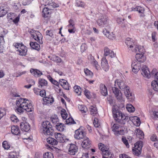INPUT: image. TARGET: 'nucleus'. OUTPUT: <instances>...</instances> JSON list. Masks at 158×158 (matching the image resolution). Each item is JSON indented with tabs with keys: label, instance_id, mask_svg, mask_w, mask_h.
<instances>
[{
	"label": "nucleus",
	"instance_id": "obj_43",
	"mask_svg": "<svg viewBox=\"0 0 158 158\" xmlns=\"http://www.w3.org/2000/svg\"><path fill=\"white\" fill-rule=\"evenodd\" d=\"M143 146V143L141 141H139L136 142L135 144V147L137 148L139 150H142V148Z\"/></svg>",
	"mask_w": 158,
	"mask_h": 158
},
{
	"label": "nucleus",
	"instance_id": "obj_20",
	"mask_svg": "<svg viewBox=\"0 0 158 158\" xmlns=\"http://www.w3.org/2000/svg\"><path fill=\"white\" fill-rule=\"evenodd\" d=\"M11 132L14 135H20V131L19 127L17 125H13L11 127Z\"/></svg>",
	"mask_w": 158,
	"mask_h": 158
},
{
	"label": "nucleus",
	"instance_id": "obj_30",
	"mask_svg": "<svg viewBox=\"0 0 158 158\" xmlns=\"http://www.w3.org/2000/svg\"><path fill=\"white\" fill-rule=\"evenodd\" d=\"M89 109L90 114L93 116L98 114L97 109L95 106H91Z\"/></svg>",
	"mask_w": 158,
	"mask_h": 158
},
{
	"label": "nucleus",
	"instance_id": "obj_19",
	"mask_svg": "<svg viewBox=\"0 0 158 158\" xmlns=\"http://www.w3.org/2000/svg\"><path fill=\"white\" fill-rule=\"evenodd\" d=\"M101 64L102 68L105 71H107L108 70L109 66L106 58H103L102 59Z\"/></svg>",
	"mask_w": 158,
	"mask_h": 158
},
{
	"label": "nucleus",
	"instance_id": "obj_3",
	"mask_svg": "<svg viewBox=\"0 0 158 158\" xmlns=\"http://www.w3.org/2000/svg\"><path fill=\"white\" fill-rule=\"evenodd\" d=\"M113 117L114 120L122 124L128 122L129 117L123 114L118 108H113L112 110Z\"/></svg>",
	"mask_w": 158,
	"mask_h": 158
},
{
	"label": "nucleus",
	"instance_id": "obj_47",
	"mask_svg": "<svg viewBox=\"0 0 158 158\" xmlns=\"http://www.w3.org/2000/svg\"><path fill=\"white\" fill-rule=\"evenodd\" d=\"M26 73V72L25 71L23 72L18 71V72L14 73L13 75L14 77H18L21 76L23 74H25Z\"/></svg>",
	"mask_w": 158,
	"mask_h": 158
},
{
	"label": "nucleus",
	"instance_id": "obj_6",
	"mask_svg": "<svg viewBox=\"0 0 158 158\" xmlns=\"http://www.w3.org/2000/svg\"><path fill=\"white\" fill-rule=\"evenodd\" d=\"M14 46L18 49L17 51L19 52V55L23 56L26 55L27 52V49L26 47L22 44L18 43L15 44Z\"/></svg>",
	"mask_w": 158,
	"mask_h": 158
},
{
	"label": "nucleus",
	"instance_id": "obj_49",
	"mask_svg": "<svg viewBox=\"0 0 158 158\" xmlns=\"http://www.w3.org/2000/svg\"><path fill=\"white\" fill-rule=\"evenodd\" d=\"M84 72L86 75L90 76L91 77H92L93 75V73L87 69H84Z\"/></svg>",
	"mask_w": 158,
	"mask_h": 158
},
{
	"label": "nucleus",
	"instance_id": "obj_23",
	"mask_svg": "<svg viewBox=\"0 0 158 158\" xmlns=\"http://www.w3.org/2000/svg\"><path fill=\"white\" fill-rule=\"evenodd\" d=\"M48 84L47 81L45 79L40 78L38 80V87L40 88H42L46 86Z\"/></svg>",
	"mask_w": 158,
	"mask_h": 158
},
{
	"label": "nucleus",
	"instance_id": "obj_4",
	"mask_svg": "<svg viewBox=\"0 0 158 158\" xmlns=\"http://www.w3.org/2000/svg\"><path fill=\"white\" fill-rule=\"evenodd\" d=\"M52 126L48 121L43 122L40 129V132L45 135L52 136L53 132Z\"/></svg>",
	"mask_w": 158,
	"mask_h": 158
},
{
	"label": "nucleus",
	"instance_id": "obj_53",
	"mask_svg": "<svg viewBox=\"0 0 158 158\" xmlns=\"http://www.w3.org/2000/svg\"><path fill=\"white\" fill-rule=\"evenodd\" d=\"M122 140L123 143L126 145L127 148H128L129 147V145L128 144V141L126 139V137L123 136L122 138Z\"/></svg>",
	"mask_w": 158,
	"mask_h": 158
},
{
	"label": "nucleus",
	"instance_id": "obj_62",
	"mask_svg": "<svg viewBox=\"0 0 158 158\" xmlns=\"http://www.w3.org/2000/svg\"><path fill=\"white\" fill-rule=\"evenodd\" d=\"M40 96L43 97L46 96V91L44 90H42L40 91L39 94Z\"/></svg>",
	"mask_w": 158,
	"mask_h": 158
},
{
	"label": "nucleus",
	"instance_id": "obj_50",
	"mask_svg": "<svg viewBox=\"0 0 158 158\" xmlns=\"http://www.w3.org/2000/svg\"><path fill=\"white\" fill-rule=\"evenodd\" d=\"M4 41L3 36H0V52L3 49V44L4 43Z\"/></svg>",
	"mask_w": 158,
	"mask_h": 158
},
{
	"label": "nucleus",
	"instance_id": "obj_59",
	"mask_svg": "<svg viewBox=\"0 0 158 158\" xmlns=\"http://www.w3.org/2000/svg\"><path fill=\"white\" fill-rule=\"evenodd\" d=\"M59 83L62 86V85H65L68 83V82L67 81L64 79H61L59 81Z\"/></svg>",
	"mask_w": 158,
	"mask_h": 158
},
{
	"label": "nucleus",
	"instance_id": "obj_10",
	"mask_svg": "<svg viewBox=\"0 0 158 158\" xmlns=\"http://www.w3.org/2000/svg\"><path fill=\"white\" fill-rule=\"evenodd\" d=\"M132 71L136 73L141 68V64L136 60L132 62L131 64Z\"/></svg>",
	"mask_w": 158,
	"mask_h": 158
},
{
	"label": "nucleus",
	"instance_id": "obj_24",
	"mask_svg": "<svg viewBox=\"0 0 158 158\" xmlns=\"http://www.w3.org/2000/svg\"><path fill=\"white\" fill-rule=\"evenodd\" d=\"M30 71L35 77H39L43 75L41 71L37 69H31Z\"/></svg>",
	"mask_w": 158,
	"mask_h": 158
},
{
	"label": "nucleus",
	"instance_id": "obj_48",
	"mask_svg": "<svg viewBox=\"0 0 158 158\" xmlns=\"http://www.w3.org/2000/svg\"><path fill=\"white\" fill-rule=\"evenodd\" d=\"M10 118L13 122L17 123L19 121V119L14 114H11Z\"/></svg>",
	"mask_w": 158,
	"mask_h": 158
},
{
	"label": "nucleus",
	"instance_id": "obj_58",
	"mask_svg": "<svg viewBox=\"0 0 158 158\" xmlns=\"http://www.w3.org/2000/svg\"><path fill=\"white\" fill-rule=\"evenodd\" d=\"M93 124L94 127H98L99 126V124L98 123V120L96 118H94L93 122Z\"/></svg>",
	"mask_w": 158,
	"mask_h": 158
},
{
	"label": "nucleus",
	"instance_id": "obj_7",
	"mask_svg": "<svg viewBox=\"0 0 158 158\" xmlns=\"http://www.w3.org/2000/svg\"><path fill=\"white\" fill-rule=\"evenodd\" d=\"M112 131L115 135H123L124 134V130L121 126L117 124H114L112 127Z\"/></svg>",
	"mask_w": 158,
	"mask_h": 158
},
{
	"label": "nucleus",
	"instance_id": "obj_27",
	"mask_svg": "<svg viewBox=\"0 0 158 158\" xmlns=\"http://www.w3.org/2000/svg\"><path fill=\"white\" fill-rule=\"evenodd\" d=\"M100 92L102 95L106 96L108 94L106 86L103 84L100 85Z\"/></svg>",
	"mask_w": 158,
	"mask_h": 158
},
{
	"label": "nucleus",
	"instance_id": "obj_57",
	"mask_svg": "<svg viewBox=\"0 0 158 158\" xmlns=\"http://www.w3.org/2000/svg\"><path fill=\"white\" fill-rule=\"evenodd\" d=\"M84 94L86 97L88 99L90 98L91 97L90 95V93L88 90L85 89L84 91Z\"/></svg>",
	"mask_w": 158,
	"mask_h": 158
},
{
	"label": "nucleus",
	"instance_id": "obj_13",
	"mask_svg": "<svg viewBox=\"0 0 158 158\" xmlns=\"http://www.w3.org/2000/svg\"><path fill=\"white\" fill-rule=\"evenodd\" d=\"M112 90L113 93L114 94L115 96L118 99L120 100L122 99L121 93L116 86L112 87Z\"/></svg>",
	"mask_w": 158,
	"mask_h": 158
},
{
	"label": "nucleus",
	"instance_id": "obj_40",
	"mask_svg": "<svg viewBox=\"0 0 158 158\" xmlns=\"http://www.w3.org/2000/svg\"><path fill=\"white\" fill-rule=\"evenodd\" d=\"M126 109L128 111L130 112H134L135 110V108L131 104H127Z\"/></svg>",
	"mask_w": 158,
	"mask_h": 158
},
{
	"label": "nucleus",
	"instance_id": "obj_17",
	"mask_svg": "<svg viewBox=\"0 0 158 158\" xmlns=\"http://www.w3.org/2000/svg\"><path fill=\"white\" fill-rule=\"evenodd\" d=\"M132 47H133L132 48H130V47L128 48L129 50H131L132 52L136 53L138 50V52H141V53L143 52L142 50H141V49L143 47H139V46L135 45V44L134 45H132Z\"/></svg>",
	"mask_w": 158,
	"mask_h": 158
},
{
	"label": "nucleus",
	"instance_id": "obj_46",
	"mask_svg": "<svg viewBox=\"0 0 158 158\" xmlns=\"http://www.w3.org/2000/svg\"><path fill=\"white\" fill-rule=\"evenodd\" d=\"M44 158H53L52 154L50 152H47L44 154Z\"/></svg>",
	"mask_w": 158,
	"mask_h": 158
},
{
	"label": "nucleus",
	"instance_id": "obj_41",
	"mask_svg": "<svg viewBox=\"0 0 158 158\" xmlns=\"http://www.w3.org/2000/svg\"><path fill=\"white\" fill-rule=\"evenodd\" d=\"M2 146L5 149L8 150L10 148V145L7 141H4L2 143Z\"/></svg>",
	"mask_w": 158,
	"mask_h": 158
},
{
	"label": "nucleus",
	"instance_id": "obj_36",
	"mask_svg": "<svg viewBox=\"0 0 158 158\" xmlns=\"http://www.w3.org/2000/svg\"><path fill=\"white\" fill-rule=\"evenodd\" d=\"M7 10L3 7H0V17L4 16L7 13Z\"/></svg>",
	"mask_w": 158,
	"mask_h": 158
},
{
	"label": "nucleus",
	"instance_id": "obj_21",
	"mask_svg": "<svg viewBox=\"0 0 158 158\" xmlns=\"http://www.w3.org/2000/svg\"><path fill=\"white\" fill-rule=\"evenodd\" d=\"M103 32L104 34L110 39L113 40L115 39L114 34H113V33H110V32L105 28L103 29Z\"/></svg>",
	"mask_w": 158,
	"mask_h": 158
},
{
	"label": "nucleus",
	"instance_id": "obj_2",
	"mask_svg": "<svg viewBox=\"0 0 158 158\" xmlns=\"http://www.w3.org/2000/svg\"><path fill=\"white\" fill-rule=\"evenodd\" d=\"M114 86H118L121 89H123L125 95L129 101H132L134 99V97L129 90V87L126 85L124 82L121 80L117 79L114 82Z\"/></svg>",
	"mask_w": 158,
	"mask_h": 158
},
{
	"label": "nucleus",
	"instance_id": "obj_14",
	"mask_svg": "<svg viewBox=\"0 0 158 158\" xmlns=\"http://www.w3.org/2000/svg\"><path fill=\"white\" fill-rule=\"evenodd\" d=\"M69 153L71 155H74L77 152L78 149L77 146L74 144H69Z\"/></svg>",
	"mask_w": 158,
	"mask_h": 158
},
{
	"label": "nucleus",
	"instance_id": "obj_12",
	"mask_svg": "<svg viewBox=\"0 0 158 158\" xmlns=\"http://www.w3.org/2000/svg\"><path fill=\"white\" fill-rule=\"evenodd\" d=\"M107 18L106 16H104L98 19L97 21V23L99 26L103 27L107 25Z\"/></svg>",
	"mask_w": 158,
	"mask_h": 158
},
{
	"label": "nucleus",
	"instance_id": "obj_42",
	"mask_svg": "<svg viewBox=\"0 0 158 158\" xmlns=\"http://www.w3.org/2000/svg\"><path fill=\"white\" fill-rule=\"evenodd\" d=\"M51 119L52 123L57 124L59 122V119L56 115H54L51 117Z\"/></svg>",
	"mask_w": 158,
	"mask_h": 158
},
{
	"label": "nucleus",
	"instance_id": "obj_32",
	"mask_svg": "<svg viewBox=\"0 0 158 158\" xmlns=\"http://www.w3.org/2000/svg\"><path fill=\"white\" fill-rule=\"evenodd\" d=\"M125 43L128 47H130V48H132V45L135 44L133 40L130 38H128L126 39L125 41Z\"/></svg>",
	"mask_w": 158,
	"mask_h": 158
},
{
	"label": "nucleus",
	"instance_id": "obj_34",
	"mask_svg": "<svg viewBox=\"0 0 158 158\" xmlns=\"http://www.w3.org/2000/svg\"><path fill=\"white\" fill-rule=\"evenodd\" d=\"M151 85L155 91H158V81H152L151 83Z\"/></svg>",
	"mask_w": 158,
	"mask_h": 158
},
{
	"label": "nucleus",
	"instance_id": "obj_39",
	"mask_svg": "<svg viewBox=\"0 0 158 158\" xmlns=\"http://www.w3.org/2000/svg\"><path fill=\"white\" fill-rule=\"evenodd\" d=\"M142 150H139V149L137 148L134 147L132 151L134 154L136 156H139L141 153Z\"/></svg>",
	"mask_w": 158,
	"mask_h": 158
},
{
	"label": "nucleus",
	"instance_id": "obj_5",
	"mask_svg": "<svg viewBox=\"0 0 158 158\" xmlns=\"http://www.w3.org/2000/svg\"><path fill=\"white\" fill-rule=\"evenodd\" d=\"M32 37L38 42L40 44H42L43 41L42 40V35L38 31L34 30H32L30 32Z\"/></svg>",
	"mask_w": 158,
	"mask_h": 158
},
{
	"label": "nucleus",
	"instance_id": "obj_64",
	"mask_svg": "<svg viewBox=\"0 0 158 158\" xmlns=\"http://www.w3.org/2000/svg\"><path fill=\"white\" fill-rule=\"evenodd\" d=\"M151 139L153 141H155L157 140V136L155 134H153L151 137Z\"/></svg>",
	"mask_w": 158,
	"mask_h": 158
},
{
	"label": "nucleus",
	"instance_id": "obj_55",
	"mask_svg": "<svg viewBox=\"0 0 158 158\" xmlns=\"http://www.w3.org/2000/svg\"><path fill=\"white\" fill-rule=\"evenodd\" d=\"M76 6L78 7H83L84 6V4L83 2L78 1L76 3Z\"/></svg>",
	"mask_w": 158,
	"mask_h": 158
},
{
	"label": "nucleus",
	"instance_id": "obj_61",
	"mask_svg": "<svg viewBox=\"0 0 158 158\" xmlns=\"http://www.w3.org/2000/svg\"><path fill=\"white\" fill-rule=\"evenodd\" d=\"M53 61L56 63H60L61 62V59L58 56H56L54 58Z\"/></svg>",
	"mask_w": 158,
	"mask_h": 158
},
{
	"label": "nucleus",
	"instance_id": "obj_45",
	"mask_svg": "<svg viewBox=\"0 0 158 158\" xmlns=\"http://www.w3.org/2000/svg\"><path fill=\"white\" fill-rule=\"evenodd\" d=\"M125 20V19H118L117 20V22L119 24H121V26L122 27H124L126 26V25L124 22Z\"/></svg>",
	"mask_w": 158,
	"mask_h": 158
},
{
	"label": "nucleus",
	"instance_id": "obj_56",
	"mask_svg": "<svg viewBox=\"0 0 158 158\" xmlns=\"http://www.w3.org/2000/svg\"><path fill=\"white\" fill-rule=\"evenodd\" d=\"M87 49V45L86 44H82L81 46V50L82 52H84Z\"/></svg>",
	"mask_w": 158,
	"mask_h": 158
},
{
	"label": "nucleus",
	"instance_id": "obj_35",
	"mask_svg": "<svg viewBox=\"0 0 158 158\" xmlns=\"http://www.w3.org/2000/svg\"><path fill=\"white\" fill-rule=\"evenodd\" d=\"M73 89L75 92L78 95H81L82 90L81 88L79 86L75 85Z\"/></svg>",
	"mask_w": 158,
	"mask_h": 158
},
{
	"label": "nucleus",
	"instance_id": "obj_31",
	"mask_svg": "<svg viewBox=\"0 0 158 158\" xmlns=\"http://www.w3.org/2000/svg\"><path fill=\"white\" fill-rule=\"evenodd\" d=\"M137 137L139 139H142L144 138V135L143 132L139 129H137L135 131Z\"/></svg>",
	"mask_w": 158,
	"mask_h": 158
},
{
	"label": "nucleus",
	"instance_id": "obj_22",
	"mask_svg": "<svg viewBox=\"0 0 158 158\" xmlns=\"http://www.w3.org/2000/svg\"><path fill=\"white\" fill-rule=\"evenodd\" d=\"M47 5L48 6L47 7L51 10L55 8L58 7L59 5L53 2L52 0H48L46 2Z\"/></svg>",
	"mask_w": 158,
	"mask_h": 158
},
{
	"label": "nucleus",
	"instance_id": "obj_38",
	"mask_svg": "<svg viewBox=\"0 0 158 158\" xmlns=\"http://www.w3.org/2000/svg\"><path fill=\"white\" fill-rule=\"evenodd\" d=\"M56 128L58 131H62L64 130V124L61 123H58L56 125Z\"/></svg>",
	"mask_w": 158,
	"mask_h": 158
},
{
	"label": "nucleus",
	"instance_id": "obj_11",
	"mask_svg": "<svg viewBox=\"0 0 158 158\" xmlns=\"http://www.w3.org/2000/svg\"><path fill=\"white\" fill-rule=\"evenodd\" d=\"M91 143V141L88 137L86 136L83 139L81 145L83 148L88 149L90 147Z\"/></svg>",
	"mask_w": 158,
	"mask_h": 158
},
{
	"label": "nucleus",
	"instance_id": "obj_1",
	"mask_svg": "<svg viewBox=\"0 0 158 158\" xmlns=\"http://www.w3.org/2000/svg\"><path fill=\"white\" fill-rule=\"evenodd\" d=\"M15 104L17 108L15 110L18 113L23 112V110L28 112H31L33 110L32 102L25 98H18L16 99Z\"/></svg>",
	"mask_w": 158,
	"mask_h": 158
},
{
	"label": "nucleus",
	"instance_id": "obj_54",
	"mask_svg": "<svg viewBox=\"0 0 158 158\" xmlns=\"http://www.w3.org/2000/svg\"><path fill=\"white\" fill-rule=\"evenodd\" d=\"M47 35H49L51 37H53V31L52 30H48L46 32Z\"/></svg>",
	"mask_w": 158,
	"mask_h": 158
},
{
	"label": "nucleus",
	"instance_id": "obj_29",
	"mask_svg": "<svg viewBox=\"0 0 158 158\" xmlns=\"http://www.w3.org/2000/svg\"><path fill=\"white\" fill-rule=\"evenodd\" d=\"M43 99L44 102H46L47 104L52 103L54 102L53 98L51 96L44 97Z\"/></svg>",
	"mask_w": 158,
	"mask_h": 158
},
{
	"label": "nucleus",
	"instance_id": "obj_33",
	"mask_svg": "<svg viewBox=\"0 0 158 158\" xmlns=\"http://www.w3.org/2000/svg\"><path fill=\"white\" fill-rule=\"evenodd\" d=\"M47 142L52 145H55L58 143V141L52 137H48L47 139Z\"/></svg>",
	"mask_w": 158,
	"mask_h": 158
},
{
	"label": "nucleus",
	"instance_id": "obj_63",
	"mask_svg": "<svg viewBox=\"0 0 158 158\" xmlns=\"http://www.w3.org/2000/svg\"><path fill=\"white\" fill-rule=\"evenodd\" d=\"M93 64L95 66V67L96 69L97 70H98V68H99V65L98 64V62L96 61L95 60H94L93 61Z\"/></svg>",
	"mask_w": 158,
	"mask_h": 158
},
{
	"label": "nucleus",
	"instance_id": "obj_18",
	"mask_svg": "<svg viewBox=\"0 0 158 158\" xmlns=\"http://www.w3.org/2000/svg\"><path fill=\"white\" fill-rule=\"evenodd\" d=\"M51 9L48 7L44 8L42 11V15L44 18H47L50 17L51 13Z\"/></svg>",
	"mask_w": 158,
	"mask_h": 158
},
{
	"label": "nucleus",
	"instance_id": "obj_26",
	"mask_svg": "<svg viewBox=\"0 0 158 158\" xmlns=\"http://www.w3.org/2000/svg\"><path fill=\"white\" fill-rule=\"evenodd\" d=\"M55 138L60 143H63L64 141V135L60 133H57L55 135Z\"/></svg>",
	"mask_w": 158,
	"mask_h": 158
},
{
	"label": "nucleus",
	"instance_id": "obj_60",
	"mask_svg": "<svg viewBox=\"0 0 158 158\" xmlns=\"http://www.w3.org/2000/svg\"><path fill=\"white\" fill-rule=\"evenodd\" d=\"M110 53V50L109 49L107 48H105L104 49V55L105 56L108 55Z\"/></svg>",
	"mask_w": 158,
	"mask_h": 158
},
{
	"label": "nucleus",
	"instance_id": "obj_9",
	"mask_svg": "<svg viewBox=\"0 0 158 158\" xmlns=\"http://www.w3.org/2000/svg\"><path fill=\"white\" fill-rule=\"evenodd\" d=\"M141 50H142L143 52H139L136 53L135 58L137 61L139 62H143L146 60V58L143 55L145 52L144 49L143 47L142 48Z\"/></svg>",
	"mask_w": 158,
	"mask_h": 158
},
{
	"label": "nucleus",
	"instance_id": "obj_44",
	"mask_svg": "<svg viewBox=\"0 0 158 158\" xmlns=\"http://www.w3.org/2000/svg\"><path fill=\"white\" fill-rule=\"evenodd\" d=\"M66 124L68 125H71L76 123L75 122L72 118H69L66 119Z\"/></svg>",
	"mask_w": 158,
	"mask_h": 158
},
{
	"label": "nucleus",
	"instance_id": "obj_51",
	"mask_svg": "<svg viewBox=\"0 0 158 158\" xmlns=\"http://www.w3.org/2000/svg\"><path fill=\"white\" fill-rule=\"evenodd\" d=\"M15 17V14L13 13H9L7 15V18L8 19L12 20Z\"/></svg>",
	"mask_w": 158,
	"mask_h": 158
},
{
	"label": "nucleus",
	"instance_id": "obj_8",
	"mask_svg": "<svg viewBox=\"0 0 158 158\" xmlns=\"http://www.w3.org/2000/svg\"><path fill=\"white\" fill-rule=\"evenodd\" d=\"M85 135V132L79 128L75 131L74 137L75 139L78 140L83 139L86 137Z\"/></svg>",
	"mask_w": 158,
	"mask_h": 158
},
{
	"label": "nucleus",
	"instance_id": "obj_15",
	"mask_svg": "<svg viewBox=\"0 0 158 158\" xmlns=\"http://www.w3.org/2000/svg\"><path fill=\"white\" fill-rule=\"evenodd\" d=\"M20 127L21 130L23 131H28L30 129L29 123L26 122H22L20 123Z\"/></svg>",
	"mask_w": 158,
	"mask_h": 158
},
{
	"label": "nucleus",
	"instance_id": "obj_25",
	"mask_svg": "<svg viewBox=\"0 0 158 158\" xmlns=\"http://www.w3.org/2000/svg\"><path fill=\"white\" fill-rule=\"evenodd\" d=\"M132 10L138 11L139 13L140 14V16L143 17L144 16V9L143 7L138 6L135 8H132Z\"/></svg>",
	"mask_w": 158,
	"mask_h": 158
},
{
	"label": "nucleus",
	"instance_id": "obj_52",
	"mask_svg": "<svg viewBox=\"0 0 158 158\" xmlns=\"http://www.w3.org/2000/svg\"><path fill=\"white\" fill-rule=\"evenodd\" d=\"M61 115L62 118L65 119L67 117V114L66 112V111L64 110H62L61 112Z\"/></svg>",
	"mask_w": 158,
	"mask_h": 158
},
{
	"label": "nucleus",
	"instance_id": "obj_37",
	"mask_svg": "<svg viewBox=\"0 0 158 158\" xmlns=\"http://www.w3.org/2000/svg\"><path fill=\"white\" fill-rule=\"evenodd\" d=\"M78 108L82 113H85L87 111V108L84 105H79Z\"/></svg>",
	"mask_w": 158,
	"mask_h": 158
},
{
	"label": "nucleus",
	"instance_id": "obj_28",
	"mask_svg": "<svg viewBox=\"0 0 158 158\" xmlns=\"http://www.w3.org/2000/svg\"><path fill=\"white\" fill-rule=\"evenodd\" d=\"M30 45L31 48L37 50H39L40 49V46L36 42H30Z\"/></svg>",
	"mask_w": 158,
	"mask_h": 158
},
{
	"label": "nucleus",
	"instance_id": "obj_16",
	"mask_svg": "<svg viewBox=\"0 0 158 158\" xmlns=\"http://www.w3.org/2000/svg\"><path fill=\"white\" fill-rule=\"evenodd\" d=\"M142 74L143 76L149 78L150 77V72L148 68L145 65H143L142 68Z\"/></svg>",
	"mask_w": 158,
	"mask_h": 158
}]
</instances>
